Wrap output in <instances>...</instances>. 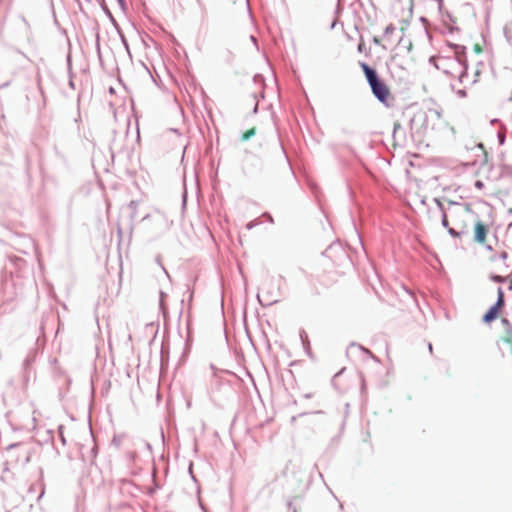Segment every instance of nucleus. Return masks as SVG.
Wrapping results in <instances>:
<instances>
[{
  "label": "nucleus",
  "instance_id": "7ed1b4c3",
  "mask_svg": "<svg viewBox=\"0 0 512 512\" xmlns=\"http://www.w3.org/2000/svg\"><path fill=\"white\" fill-rule=\"evenodd\" d=\"M490 278L495 282H504L511 274L507 264V253L502 252L499 256L491 258Z\"/></svg>",
  "mask_w": 512,
  "mask_h": 512
},
{
  "label": "nucleus",
  "instance_id": "f03ea898",
  "mask_svg": "<svg viewBox=\"0 0 512 512\" xmlns=\"http://www.w3.org/2000/svg\"><path fill=\"white\" fill-rule=\"evenodd\" d=\"M360 66L365 74L367 82L369 83L374 96H389L390 87L388 84L378 76L377 72L366 63H360Z\"/></svg>",
  "mask_w": 512,
  "mask_h": 512
},
{
  "label": "nucleus",
  "instance_id": "1a4fd4ad",
  "mask_svg": "<svg viewBox=\"0 0 512 512\" xmlns=\"http://www.w3.org/2000/svg\"><path fill=\"white\" fill-rule=\"evenodd\" d=\"M475 187L479 190L483 189L485 187V184L482 180H476L475 181Z\"/></svg>",
  "mask_w": 512,
  "mask_h": 512
},
{
  "label": "nucleus",
  "instance_id": "4468645a",
  "mask_svg": "<svg viewBox=\"0 0 512 512\" xmlns=\"http://www.w3.org/2000/svg\"><path fill=\"white\" fill-rule=\"evenodd\" d=\"M509 289H512V279L510 280V287Z\"/></svg>",
  "mask_w": 512,
  "mask_h": 512
},
{
  "label": "nucleus",
  "instance_id": "423d86ee",
  "mask_svg": "<svg viewBox=\"0 0 512 512\" xmlns=\"http://www.w3.org/2000/svg\"><path fill=\"white\" fill-rule=\"evenodd\" d=\"M497 353L502 356L512 355V331L506 329L497 341Z\"/></svg>",
  "mask_w": 512,
  "mask_h": 512
},
{
  "label": "nucleus",
  "instance_id": "39448f33",
  "mask_svg": "<svg viewBox=\"0 0 512 512\" xmlns=\"http://www.w3.org/2000/svg\"><path fill=\"white\" fill-rule=\"evenodd\" d=\"M391 12L395 17L401 19L410 18L412 15L411 0H393L391 2Z\"/></svg>",
  "mask_w": 512,
  "mask_h": 512
},
{
  "label": "nucleus",
  "instance_id": "6e6552de",
  "mask_svg": "<svg viewBox=\"0 0 512 512\" xmlns=\"http://www.w3.org/2000/svg\"><path fill=\"white\" fill-rule=\"evenodd\" d=\"M256 134V128L255 127H252L250 129H248L247 131H245L242 136H241V140L242 141H247L249 140L252 136H254Z\"/></svg>",
  "mask_w": 512,
  "mask_h": 512
},
{
  "label": "nucleus",
  "instance_id": "ddd939ff",
  "mask_svg": "<svg viewBox=\"0 0 512 512\" xmlns=\"http://www.w3.org/2000/svg\"><path fill=\"white\" fill-rule=\"evenodd\" d=\"M422 92H423V93H427V92H428V89H427L425 86H423V90H422Z\"/></svg>",
  "mask_w": 512,
  "mask_h": 512
},
{
  "label": "nucleus",
  "instance_id": "9d476101",
  "mask_svg": "<svg viewBox=\"0 0 512 512\" xmlns=\"http://www.w3.org/2000/svg\"><path fill=\"white\" fill-rule=\"evenodd\" d=\"M502 323L505 325V326H509V321L507 319H502Z\"/></svg>",
  "mask_w": 512,
  "mask_h": 512
},
{
  "label": "nucleus",
  "instance_id": "f257e3e1",
  "mask_svg": "<svg viewBox=\"0 0 512 512\" xmlns=\"http://www.w3.org/2000/svg\"><path fill=\"white\" fill-rule=\"evenodd\" d=\"M476 216L468 205L450 203L443 211L442 224L448 228L450 235L457 238L469 230Z\"/></svg>",
  "mask_w": 512,
  "mask_h": 512
},
{
  "label": "nucleus",
  "instance_id": "9b49d317",
  "mask_svg": "<svg viewBox=\"0 0 512 512\" xmlns=\"http://www.w3.org/2000/svg\"><path fill=\"white\" fill-rule=\"evenodd\" d=\"M475 50H476L477 52H481V51H482V49H481V47H480L479 45H476V46H475Z\"/></svg>",
  "mask_w": 512,
  "mask_h": 512
},
{
  "label": "nucleus",
  "instance_id": "0eeeda50",
  "mask_svg": "<svg viewBox=\"0 0 512 512\" xmlns=\"http://www.w3.org/2000/svg\"><path fill=\"white\" fill-rule=\"evenodd\" d=\"M474 223V241L480 245H484L487 240V235L489 228L486 224H484L482 221L478 220L476 217V220Z\"/></svg>",
  "mask_w": 512,
  "mask_h": 512
},
{
  "label": "nucleus",
  "instance_id": "f8f14e48",
  "mask_svg": "<svg viewBox=\"0 0 512 512\" xmlns=\"http://www.w3.org/2000/svg\"><path fill=\"white\" fill-rule=\"evenodd\" d=\"M373 41H374V43H376V44H379V43H380L379 39H378V38H376V37L373 39Z\"/></svg>",
  "mask_w": 512,
  "mask_h": 512
},
{
  "label": "nucleus",
  "instance_id": "20e7f679",
  "mask_svg": "<svg viewBox=\"0 0 512 512\" xmlns=\"http://www.w3.org/2000/svg\"><path fill=\"white\" fill-rule=\"evenodd\" d=\"M505 306V296L502 288L497 290V301L489 308V310L483 315L482 320L485 324H490L494 320L500 318L503 314Z\"/></svg>",
  "mask_w": 512,
  "mask_h": 512
}]
</instances>
